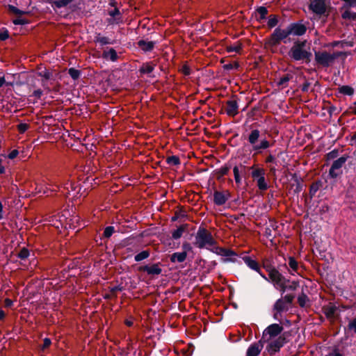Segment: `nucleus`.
Masks as SVG:
<instances>
[{
    "mask_svg": "<svg viewBox=\"0 0 356 356\" xmlns=\"http://www.w3.org/2000/svg\"><path fill=\"white\" fill-rule=\"evenodd\" d=\"M309 301V300L308 296L303 291L298 297V302L299 306L302 308L305 307L306 306V302Z\"/></svg>",
    "mask_w": 356,
    "mask_h": 356,
    "instance_id": "c9c22d12",
    "label": "nucleus"
},
{
    "mask_svg": "<svg viewBox=\"0 0 356 356\" xmlns=\"http://www.w3.org/2000/svg\"><path fill=\"white\" fill-rule=\"evenodd\" d=\"M102 58L106 60L109 59L112 62H115L118 59V56L113 48H110L108 51H103Z\"/></svg>",
    "mask_w": 356,
    "mask_h": 356,
    "instance_id": "393cba45",
    "label": "nucleus"
},
{
    "mask_svg": "<svg viewBox=\"0 0 356 356\" xmlns=\"http://www.w3.org/2000/svg\"><path fill=\"white\" fill-rule=\"evenodd\" d=\"M289 36L290 34L287 27L286 29L276 27L267 39L266 44L268 47H273L280 44L282 42L284 44L291 42V39Z\"/></svg>",
    "mask_w": 356,
    "mask_h": 356,
    "instance_id": "20e7f679",
    "label": "nucleus"
},
{
    "mask_svg": "<svg viewBox=\"0 0 356 356\" xmlns=\"http://www.w3.org/2000/svg\"><path fill=\"white\" fill-rule=\"evenodd\" d=\"M286 342V339L284 335L279 336L276 339L272 341L267 345L266 350L270 355H273L279 352L280 348L283 347Z\"/></svg>",
    "mask_w": 356,
    "mask_h": 356,
    "instance_id": "6e6552de",
    "label": "nucleus"
},
{
    "mask_svg": "<svg viewBox=\"0 0 356 356\" xmlns=\"http://www.w3.org/2000/svg\"><path fill=\"white\" fill-rule=\"evenodd\" d=\"M338 91L339 93L342 95L352 96L354 94L355 90L353 87L348 85H345L338 88Z\"/></svg>",
    "mask_w": 356,
    "mask_h": 356,
    "instance_id": "c756f323",
    "label": "nucleus"
},
{
    "mask_svg": "<svg viewBox=\"0 0 356 356\" xmlns=\"http://www.w3.org/2000/svg\"><path fill=\"white\" fill-rule=\"evenodd\" d=\"M348 330L350 331H353L356 334V318H354L349 321L348 325Z\"/></svg>",
    "mask_w": 356,
    "mask_h": 356,
    "instance_id": "052dcab7",
    "label": "nucleus"
},
{
    "mask_svg": "<svg viewBox=\"0 0 356 356\" xmlns=\"http://www.w3.org/2000/svg\"><path fill=\"white\" fill-rule=\"evenodd\" d=\"M242 259L250 269L257 272L263 279L268 281L266 275L261 272L260 265L256 260L249 256H243Z\"/></svg>",
    "mask_w": 356,
    "mask_h": 356,
    "instance_id": "9d476101",
    "label": "nucleus"
},
{
    "mask_svg": "<svg viewBox=\"0 0 356 356\" xmlns=\"http://www.w3.org/2000/svg\"><path fill=\"white\" fill-rule=\"evenodd\" d=\"M323 181L321 180H317L312 184V185L309 187V196L310 198H313V197L315 195L316 193L321 188L323 187Z\"/></svg>",
    "mask_w": 356,
    "mask_h": 356,
    "instance_id": "bb28decb",
    "label": "nucleus"
},
{
    "mask_svg": "<svg viewBox=\"0 0 356 356\" xmlns=\"http://www.w3.org/2000/svg\"><path fill=\"white\" fill-rule=\"evenodd\" d=\"M278 17L275 15H270L268 17V26L270 29L275 27L278 24Z\"/></svg>",
    "mask_w": 356,
    "mask_h": 356,
    "instance_id": "ea45409f",
    "label": "nucleus"
},
{
    "mask_svg": "<svg viewBox=\"0 0 356 356\" xmlns=\"http://www.w3.org/2000/svg\"><path fill=\"white\" fill-rule=\"evenodd\" d=\"M329 356H343V355L339 352V348L335 346L334 347L332 352L330 353Z\"/></svg>",
    "mask_w": 356,
    "mask_h": 356,
    "instance_id": "774afa93",
    "label": "nucleus"
},
{
    "mask_svg": "<svg viewBox=\"0 0 356 356\" xmlns=\"http://www.w3.org/2000/svg\"><path fill=\"white\" fill-rule=\"evenodd\" d=\"M124 290V287L121 285L115 286L113 287H111L110 289V292L112 294V296L115 298L117 297L116 293L118 291H122Z\"/></svg>",
    "mask_w": 356,
    "mask_h": 356,
    "instance_id": "6e6d98bb",
    "label": "nucleus"
},
{
    "mask_svg": "<svg viewBox=\"0 0 356 356\" xmlns=\"http://www.w3.org/2000/svg\"><path fill=\"white\" fill-rule=\"evenodd\" d=\"M150 252L149 250H143L140 253L137 254L134 257V260L136 261H143L149 257Z\"/></svg>",
    "mask_w": 356,
    "mask_h": 356,
    "instance_id": "e433bc0d",
    "label": "nucleus"
},
{
    "mask_svg": "<svg viewBox=\"0 0 356 356\" xmlns=\"http://www.w3.org/2000/svg\"><path fill=\"white\" fill-rule=\"evenodd\" d=\"M216 241L213 238L211 233L204 227H199L195 236L193 244L195 247L202 249H209L208 246L216 245Z\"/></svg>",
    "mask_w": 356,
    "mask_h": 356,
    "instance_id": "7ed1b4c3",
    "label": "nucleus"
},
{
    "mask_svg": "<svg viewBox=\"0 0 356 356\" xmlns=\"http://www.w3.org/2000/svg\"><path fill=\"white\" fill-rule=\"evenodd\" d=\"M309 9L316 14L318 17L322 16L327 17L329 14L326 11L325 0H311L309 4Z\"/></svg>",
    "mask_w": 356,
    "mask_h": 356,
    "instance_id": "0eeeda50",
    "label": "nucleus"
},
{
    "mask_svg": "<svg viewBox=\"0 0 356 356\" xmlns=\"http://www.w3.org/2000/svg\"><path fill=\"white\" fill-rule=\"evenodd\" d=\"M287 283H289V280L285 278L284 281L280 282V283H278L276 286L280 287V291L281 292V294H284L287 290Z\"/></svg>",
    "mask_w": 356,
    "mask_h": 356,
    "instance_id": "de8ad7c7",
    "label": "nucleus"
},
{
    "mask_svg": "<svg viewBox=\"0 0 356 356\" xmlns=\"http://www.w3.org/2000/svg\"><path fill=\"white\" fill-rule=\"evenodd\" d=\"M289 309L288 306L286 305V303L282 298H279L276 300L273 305V311L275 312L273 314V318L275 319H277V314H281L284 311H287Z\"/></svg>",
    "mask_w": 356,
    "mask_h": 356,
    "instance_id": "6ab92c4d",
    "label": "nucleus"
},
{
    "mask_svg": "<svg viewBox=\"0 0 356 356\" xmlns=\"http://www.w3.org/2000/svg\"><path fill=\"white\" fill-rule=\"evenodd\" d=\"M78 185L74 182L67 183L65 186L66 189L69 190L70 188L71 191H75Z\"/></svg>",
    "mask_w": 356,
    "mask_h": 356,
    "instance_id": "338daca9",
    "label": "nucleus"
},
{
    "mask_svg": "<svg viewBox=\"0 0 356 356\" xmlns=\"http://www.w3.org/2000/svg\"><path fill=\"white\" fill-rule=\"evenodd\" d=\"M341 17L343 19L356 21V13L351 12L349 10H346L342 13Z\"/></svg>",
    "mask_w": 356,
    "mask_h": 356,
    "instance_id": "f704fd0d",
    "label": "nucleus"
},
{
    "mask_svg": "<svg viewBox=\"0 0 356 356\" xmlns=\"http://www.w3.org/2000/svg\"><path fill=\"white\" fill-rule=\"evenodd\" d=\"M265 162L266 163H274L275 165H277V163L275 156L271 154H268L266 156V158L265 159Z\"/></svg>",
    "mask_w": 356,
    "mask_h": 356,
    "instance_id": "0e129e2a",
    "label": "nucleus"
},
{
    "mask_svg": "<svg viewBox=\"0 0 356 356\" xmlns=\"http://www.w3.org/2000/svg\"><path fill=\"white\" fill-rule=\"evenodd\" d=\"M339 149H334L332 151H330V152H328L327 154H326L325 155V157H326V161H330V160H334L339 156Z\"/></svg>",
    "mask_w": 356,
    "mask_h": 356,
    "instance_id": "37998d69",
    "label": "nucleus"
},
{
    "mask_svg": "<svg viewBox=\"0 0 356 356\" xmlns=\"http://www.w3.org/2000/svg\"><path fill=\"white\" fill-rule=\"evenodd\" d=\"M237 256H229V257H225V258H222V261L223 263H228V262H232V263H236L238 261L237 260Z\"/></svg>",
    "mask_w": 356,
    "mask_h": 356,
    "instance_id": "e2e57ef3",
    "label": "nucleus"
},
{
    "mask_svg": "<svg viewBox=\"0 0 356 356\" xmlns=\"http://www.w3.org/2000/svg\"><path fill=\"white\" fill-rule=\"evenodd\" d=\"M187 257V252L186 251L183 252H176L170 255V261L172 263L184 262Z\"/></svg>",
    "mask_w": 356,
    "mask_h": 356,
    "instance_id": "b1692460",
    "label": "nucleus"
},
{
    "mask_svg": "<svg viewBox=\"0 0 356 356\" xmlns=\"http://www.w3.org/2000/svg\"><path fill=\"white\" fill-rule=\"evenodd\" d=\"M315 60L316 63L323 67H329L336 58L344 54L342 51L330 54L326 51H315Z\"/></svg>",
    "mask_w": 356,
    "mask_h": 356,
    "instance_id": "39448f33",
    "label": "nucleus"
},
{
    "mask_svg": "<svg viewBox=\"0 0 356 356\" xmlns=\"http://www.w3.org/2000/svg\"><path fill=\"white\" fill-rule=\"evenodd\" d=\"M257 185L258 188L261 191H266L268 188V184L266 181L265 176L259 177V179H257Z\"/></svg>",
    "mask_w": 356,
    "mask_h": 356,
    "instance_id": "7c9ffc66",
    "label": "nucleus"
},
{
    "mask_svg": "<svg viewBox=\"0 0 356 356\" xmlns=\"http://www.w3.org/2000/svg\"><path fill=\"white\" fill-rule=\"evenodd\" d=\"M349 158L348 155H343L334 160L329 170V176L336 179L342 174L341 168Z\"/></svg>",
    "mask_w": 356,
    "mask_h": 356,
    "instance_id": "423d86ee",
    "label": "nucleus"
},
{
    "mask_svg": "<svg viewBox=\"0 0 356 356\" xmlns=\"http://www.w3.org/2000/svg\"><path fill=\"white\" fill-rule=\"evenodd\" d=\"M248 141L252 146V151L254 154H261L263 151L271 147L273 143L270 142L266 137L261 136L260 131L254 129L251 130L248 136Z\"/></svg>",
    "mask_w": 356,
    "mask_h": 356,
    "instance_id": "f03ea898",
    "label": "nucleus"
},
{
    "mask_svg": "<svg viewBox=\"0 0 356 356\" xmlns=\"http://www.w3.org/2000/svg\"><path fill=\"white\" fill-rule=\"evenodd\" d=\"M290 35L302 36L307 31V26L301 22L289 24L287 26Z\"/></svg>",
    "mask_w": 356,
    "mask_h": 356,
    "instance_id": "1a4fd4ad",
    "label": "nucleus"
},
{
    "mask_svg": "<svg viewBox=\"0 0 356 356\" xmlns=\"http://www.w3.org/2000/svg\"><path fill=\"white\" fill-rule=\"evenodd\" d=\"M114 232L115 228L113 226H107L104 230L102 237L104 238H109Z\"/></svg>",
    "mask_w": 356,
    "mask_h": 356,
    "instance_id": "79ce46f5",
    "label": "nucleus"
},
{
    "mask_svg": "<svg viewBox=\"0 0 356 356\" xmlns=\"http://www.w3.org/2000/svg\"><path fill=\"white\" fill-rule=\"evenodd\" d=\"M289 266L292 270L297 272L298 269V263L293 257H289Z\"/></svg>",
    "mask_w": 356,
    "mask_h": 356,
    "instance_id": "49530a36",
    "label": "nucleus"
},
{
    "mask_svg": "<svg viewBox=\"0 0 356 356\" xmlns=\"http://www.w3.org/2000/svg\"><path fill=\"white\" fill-rule=\"evenodd\" d=\"M288 56L293 61L309 63L312 60V54L310 51V47H307V40H295L288 51Z\"/></svg>",
    "mask_w": 356,
    "mask_h": 356,
    "instance_id": "f257e3e1",
    "label": "nucleus"
},
{
    "mask_svg": "<svg viewBox=\"0 0 356 356\" xmlns=\"http://www.w3.org/2000/svg\"><path fill=\"white\" fill-rule=\"evenodd\" d=\"M68 74L73 80L76 81L81 76V72L74 67H70L68 70Z\"/></svg>",
    "mask_w": 356,
    "mask_h": 356,
    "instance_id": "473e14b6",
    "label": "nucleus"
},
{
    "mask_svg": "<svg viewBox=\"0 0 356 356\" xmlns=\"http://www.w3.org/2000/svg\"><path fill=\"white\" fill-rule=\"evenodd\" d=\"M154 66L155 65L152 63H143V65L140 67L139 72L140 74H149L154 71Z\"/></svg>",
    "mask_w": 356,
    "mask_h": 356,
    "instance_id": "cd10ccee",
    "label": "nucleus"
},
{
    "mask_svg": "<svg viewBox=\"0 0 356 356\" xmlns=\"http://www.w3.org/2000/svg\"><path fill=\"white\" fill-rule=\"evenodd\" d=\"M298 286H299V282L297 281H292V282L289 281V283H287V290L288 291H296Z\"/></svg>",
    "mask_w": 356,
    "mask_h": 356,
    "instance_id": "5fc2aeb1",
    "label": "nucleus"
},
{
    "mask_svg": "<svg viewBox=\"0 0 356 356\" xmlns=\"http://www.w3.org/2000/svg\"><path fill=\"white\" fill-rule=\"evenodd\" d=\"M337 311L335 306H331L327 308L325 311V315L327 318H332Z\"/></svg>",
    "mask_w": 356,
    "mask_h": 356,
    "instance_id": "8fccbe9b",
    "label": "nucleus"
},
{
    "mask_svg": "<svg viewBox=\"0 0 356 356\" xmlns=\"http://www.w3.org/2000/svg\"><path fill=\"white\" fill-rule=\"evenodd\" d=\"M29 20L24 18L18 17L13 20V23L15 25H24L29 24Z\"/></svg>",
    "mask_w": 356,
    "mask_h": 356,
    "instance_id": "13d9d810",
    "label": "nucleus"
},
{
    "mask_svg": "<svg viewBox=\"0 0 356 356\" xmlns=\"http://www.w3.org/2000/svg\"><path fill=\"white\" fill-rule=\"evenodd\" d=\"M29 250L26 248H23L17 253V257L22 260L27 259L29 257Z\"/></svg>",
    "mask_w": 356,
    "mask_h": 356,
    "instance_id": "09e8293b",
    "label": "nucleus"
},
{
    "mask_svg": "<svg viewBox=\"0 0 356 356\" xmlns=\"http://www.w3.org/2000/svg\"><path fill=\"white\" fill-rule=\"evenodd\" d=\"M38 76L43 77L45 81L49 80L52 77V73L47 70L46 68H44L43 70H41L38 72Z\"/></svg>",
    "mask_w": 356,
    "mask_h": 356,
    "instance_id": "a18cd8bd",
    "label": "nucleus"
},
{
    "mask_svg": "<svg viewBox=\"0 0 356 356\" xmlns=\"http://www.w3.org/2000/svg\"><path fill=\"white\" fill-rule=\"evenodd\" d=\"M291 179L295 182V184L292 185V186H295L294 194H299L302 190V179L296 173H293L291 175Z\"/></svg>",
    "mask_w": 356,
    "mask_h": 356,
    "instance_id": "5701e85b",
    "label": "nucleus"
},
{
    "mask_svg": "<svg viewBox=\"0 0 356 356\" xmlns=\"http://www.w3.org/2000/svg\"><path fill=\"white\" fill-rule=\"evenodd\" d=\"M166 163L169 165L177 166V165H180L181 161H180L179 156L173 155V156L167 157Z\"/></svg>",
    "mask_w": 356,
    "mask_h": 356,
    "instance_id": "58836bf2",
    "label": "nucleus"
},
{
    "mask_svg": "<svg viewBox=\"0 0 356 356\" xmlns=\"http://www.w3.org/2000/svg\"><path fill=\"white\" fill-rule=\"evenodd\" d=\"M230 168H231V166L229 165L225 164V165L222 166L220 168L215 170L214 174L216 176V179L218 180H220L221 178L224 175H227Z\"/></svg>",
    "mask_w": 356,
    "mask_h": 356,
    "instance_id": "a878e982",
    "label": "nucleus"
},
{
    "mask_svg": "<svg viewBox=\"0 0 356 356\" xmlns=\"http://www.w3.org/2000/svg\"><path fill=\"white\" fill-rule=\"evenodd\" d=\"M161 266V264L160 262L153 264L151 266L145 265L140 266L138 270L140 272H145L149 275H158L162 273Z\"/></svg>",
    "mask_w": 356,
    "mask_h": 356,
    "instance_id": "f8f14e48",
    "label": "nucleus"
},
{
    "mask_svg": "<svg viewBox=\"0 0 356 356\" xmlns=\"http://www.w3.org/2000/svg\"><path fill=\"white\" fill-rule=\"evenodd\" d=\"M9 38V32L7 29L2 28L0 30V40L4 41Z\"/></svg>",
    "mask_w": 356,
    "mask_h": 356,
    "instance_id": "864d4df0",
    "label": "nucleus"
},
{
    "mask_svg": "<svg viewBox=\"0 0 356 356\" xmlns=\"http://www.w3.org/2000/svg\"><path fill=\"white\" fill-rule=\"evenodd\" d=\"M284 327L282 325L277 323H273L268 325L264 331V337L269 335L270 338L275 337L281 334Z\"/></svg>",
    "mask_w": 356,
    "mask_h": 356,
    "instance_id": "ddd939ff",
    "label": "nucleus"
},
{
    "mask_svg": "<svg viewBox=\"0 0 356 356\" xmlns=\"http://www.w3.org/2000/svg\"><path fill=\"white\" fill-rule=\"evenodd\" d=\"M245 166L241 165L240 167L236 165L233 168V172L236 184L240 185L241 184V175L245 174Z\"/></svg>",
    "mask_w": 356,
    "mask_h": 356,
    "instance_id": "412c9836",
    "label": "nucleus"
},
{
    "mask_svg": "<svg viewBox=\"0 0 356 356\" xmlns=\"http://www.w3.org/2000/svg\"><path fill=\"white\" fill-rule=\"evenodd\" d=\"M94 42L95 43L100 44L101 46L106 45V44H113L115 41L109 38L108 37L102 36L101 33H97L95 37Z\"/></svg>",
    "mask_w": 356,
    "mask_h": 356,
    "instance_id": "4be33fe9",
    "label": "nucleus"
},
{
    "mask_svg": "<svg viewBox=\"0 0 356 356\" xmlns=\"http://www.w3.org/2000/svg\"><path fill=\"white\" fill-rule=\"evenodd\" d=\"M256 12L259 15V18H257V21L261 22L266 18L268 10L265 6H259L256 9Z\"/></svg>",
    "mask_w": 356,
    "mask_h": 356,
    "instance_id": "2f4dec72",
    "label": "nucleus"
},
{
    "mask_svg": "<svg viewBox=\"0 0 356 356\" xmlns=\"http://www.w3.org/2000/svg\"><path fill=\"white\" fill-rule=\"evenodd\" d=\"M267 278L268 280V282H271L274 286H276L280 282L284 281L286 277L275 268L268 273V277H267Z\"/></svg>",
    "mask_w": 356,
    "mask_h": 356,
    "instance_id": "aec40b11",
    "label": "nucleus"
},
{
    "mask_svg": "<svg viewBox=\"0 0 356 356\" xmlns=\"http://www.w3.org/2000/svg\"><path fill=\"white\" fill-rule=\"evenodd\" d=\"M184 227L183 226L179 227L177 229L174 230L172 233V237L175 240L180 238L184 232Z\"/></svg>",
    "mask_w": 356,
    "mask_h": 356,
    "instance_id": "a19ab883",
    "label": "nucleus"
},
{
    "mask_svg": "<svg viewBox=\"0 0 356 356\" xmlns=\"http://www.w3.org/2000/svg\"><path fill=\"white\" fill-rule=\"evenodd\" d=\"M180 71L185 76H189L191 74V70L186 63L183 65Z\"/></svg>",
    "mask_w": 356,
    "mask_h": 356,
    "instance_id": "bf43d9fd",
    "label": "nucleus"
},
{
    "mask_svg": "<svg viewBox=\"0 0 356 356\" xmlns=\"http://www.w3.org/2000/svg\"><path fill=\"white\" fill-rule=\"evenodd\" d=\"M266 172L264 168H257L254 170H253L251 173V176L254 179H257L259 177H261L263 176H265Z\"/></svg>",
    "mask_w": 356,
    "mask_h": 356,
    "instance_id": "4c0bfd02",
    "label": "nucleus"
},
{
    "mask_svg": "<svg viewBox=\"0 0 356 356\" xmlns=\"http://www.w3.org/2000/svg\"><path fill=\"white\" fill-rule=\"evenodd\" d=\"M293 78V75L291 74H285L277 82L278 86L286 88L288 86V82Z\"/></svg>",
    "mask_w": 356,
    "mask_h": 356,
    "instance_id": "c85d7f7f",
    "label": "nucleus"
},
{
    "mask_svg": "<svg viewBox=\"0 0 356 356\" xmlns=\"http://www.w3.org/2000/svg\"><path fill=\"white\" fill-rule=\"evenodd\" d=\"M225 113L227 115L234 117L238 113V105L237 99L233 98L226 102Z\"/></svg>",
    "mask_w": 356,
    "mask_h": 356,
    "instance_id": "dca6fc26",
    "label": "nucleus"
},
{
    "mask_svg": "<svg viewBox=\"0 0 356 356\" xmlns=\"http://www.w3.org/2000/svg\"><path fill=\"white\" fill-rule=\"evenodd\" d=\"M74 0H57L54 1V5L58 8H61L67 6L69 3H72Z\"/></svg>",
    "mask_w": 356,
    "mask_h": 356,
    "instance_id": "c03bdc74",
    "label": "nucleus"
},
{
    "mask_svg": "<svg viewBox=\"0 0 356 356\" xmlns=\"http://www.w3.org/2000/svg\"><path fill=\"white\" fill-rule=\"evenodd\" d=\"M242 48L241 44H234V45H230L227 47V51L228 52H236L238 53Z\"/></svg>",
    "mask_w": 356,
    "mask_h": 356,
    "instance_id": "603ef678",
    "label": "nucleus"
},
{
    "mask_svg": "<svg viewBox=\"0 0 356 356\" xmlns=\"http://www.w3.org/2000/svg\"><path fill=\"white\" fill-rule=\"evenodd\" d=\"M8 10L9 11V13L17 15H26V14L29 13V12H27V11H24L22 10H19L15 6L10 5V4L8 6Z\"/></svg>",
    "mask_w": 356,
    "mask_h": 356,
    "instance_id": "72a5a7b5",
    "label": "nucleus"
},
{
    "mask_svg": "<svg viewBox=\"0 0 356 356\" xmlns=\"http://www.w3.org/2000/svg\"><path fill=\"white\" fill-rule=\"evenodd\" d=\"M230 197L231 193L227 190L224 191H215L213 193V203L217 206H222L226 203Z\"/></svg>",
    "mask_w": 356,
    "mask_h": 356,
    "instance_id": "9b49d317",
    "label": "nucleus"
},
{
    "mask_svg": "<svg viewBox=\"0 0 356 356\" xmlns=\"http://www.w3.org/2000/svg\"><path fill=\"white\" fill-rule=\"evenodd\" d=\"M158 43L157 40H152L149 41L148 38L141 39L137 42L138 47L144 52H151L155 45Z\"/></svg>",
    "mask_w": 356,
    "mask_h": 356,
    "instance_id": "2eb2a0df",
    "label": "nucleus"
},
{
    "mask_svg": "<svg viewBox=\"0 0 356 356\" xmlns=\"http://www.w3.org/2000/svg\"><path fill=\"white\" fill-rule=\"evenodd\" d=\"M51 344V341L49 338H44L43 340V344L42 346V350H44L50 346Z\"/></svg>",
    "mask_w": 356,
    "mask_h": 356,
    "instance_id": "69168bd1",
    "label": "nucleus"
},
{
    "mask_svg": "<svg viewBox=\"0 0 356 356\" xmlns=\"http://www.w3.org/2000/svg\"><path fill=\"white\" fill-rule=\"evenodd\" d=\"M29 128V124L26 123H19L17 125V130L20 134H24L26 132Z\"/></svg>",
    "mask_w": 356,
    "mask_h": 356,
    "instance_id": "4d7b16f0",
    "label": "nucleus"
},
{
    "mask_svg": "<svg viewBox=\"0 0 356 356\" xmlns=\"http://www.w3.org/2000/svg\"><path fill=\"white\" fill-rule=\"evenodd\" d=\"M264 347V343L261 340L258 342H255L252 343L248 348L246 352V356H258L262 348Z\"/></svg>",
    "mask_w": 356,
    "mask_h": 356,
    "instance_id": "a211bd4d",
    "label": "nucleus"
},
{
    "mask_svg": "<svg viewBox=\"0 0 356 356\" xmlns=\"http://www.w3.org/2000/svg\"><path fill=\"white\" fill-rule=\"evenodd\" d=\"M108 14L111 16L110 18L106 19V22L110 25L119 24L122 22V15L118 8L108 11Z\"/></svg>",
    "mask_w": 356,
    "mask_h": 356,
    "instance_id": "4468645a",
    "label": "nucleus"
},
{
    "mask_svg": "<svg viewBox=\"0 0 356 356\" xmlns=\"http://www.w3.org/2000/svg\"><path fill=\"white\" fill-rule=\"evenodd\" d=\"M239 66L240 65L238 62H234L233 63H227V64L224 65L222 67L225 70L229 71V70H232L234 69L237 70V69H238Z\"/></svg>",
    "mask_w": 356,
    "mask_h": 356,
    "instance_id": "3c124183",
    "label": "nucleus"
},
{
    "mask_svg": "<svg viewBox=\"0 0 356 356\" xmlns=\"http://www.w3.org/2000/svg\"><path fill=\"white\" fill-rule=\"evenodd\" d=\"M295 298V295L294 294H286L285 295L282 299L284 300V301H285V302L286 304H289V305H291L292 304L293 300Z\"/></svg>",
    "mask_w": 356,
    "mask_h": 356,
    "instance_id": "680f3d73",
    "label": "nucleus"
},
{
    "mask_svg": "<svg viewBox=\"0 0 356 356\" xmlns=\"http://www.w3.org/2000/svg\"><path fill=\"white\" fill-rule=\"evenodd\" d=\"M209 250L211 252H212L218 255L224 257V258L225 257H229V256H237V253L235 251H234L233 250L229 249V248L215 246L213 248H211Z\"/></svg>",
    "mask_w": 356,
    "mask_h": 356,
    "instance_id": "f3484780",
    "label": "nucleus"
}]
</instances>
